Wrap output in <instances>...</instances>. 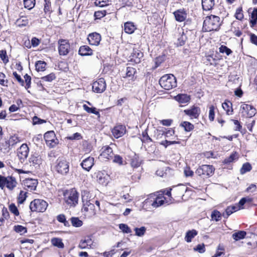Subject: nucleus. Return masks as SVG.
I'll return each mask as SVG.
<instances>
[{
  "instance_id": "f257e3e1",
  "label": "nucleus",
  "mask_w": 257,
  "mask_h": 257,
  "mask_svg": "<svg viewBox=\"0 0 257 257\" xmlns=\"http://www.w3.org/2000/svg\"><path fill=\"white\" fill-rule=\"evenodd\" d=\"M220 25V18L211 15L205 18L203 22V30L205 32L217 31Z\"/></svg>"
},
{
  "instance_id": "f03ea898",
  "label": "nucleus",
  "mask_w": 257,
  "mask_h": 257,
  "mask_svg": "<svg viewBox=\"0 0 257 257\" xmlns=\"http://www.w3.org/2000/svg\"><path fill=\"white\" fill-rule=\"evenodd\" d=\"M83 203L82 212L84 215L88 218H91L96 214V208L94 204V201L85 200L84 196H82Z\"/></svg>"
},
{
  "instance_id": "7ed1b4c3",
  "label": "nucleus",
  "mask_w": 257,
  "mask_h": 257,
  "mask_svg": "<svg viewBox=\"0 0 257 257\" xmlns=\"http://www.w3.org/2000/svg\"><path fill=\"white\" fill-rule=\"evenodd\" d=\"M65 203L70 207H75L78 201V193L75 189L66 190L64 193Z\"/></svg>"
},
{
  "instance_id": "20e7f679",
  "label": "nucleus",
  "mask_w": 257,
  "mask_h": 257,
  "mask_svg": "<svg viewBox=\"0 0 257 257\" xmlns=\"http://www.w3.org/2000/svg\"><path fill=\"white\" fill-rule=\"evenodd\" d=\"M55 171L62 175H66L69 171V164L66 160L63 157L58 158L54 165Z\"/></svg>"
},
{
  "instance_id": "39448f33",
  "label": "nucleus",
  "mask_w": 257,
  "mask_h": 257,
  "mask_svg": "<svg viewBox=\"0 0 257 257\" xmlns=\"http://www.w3.org/2000/svg\"><path fill=\"white\" fill-rule=\"evenodd\" d=\"M17 182L12 176L7 177L0 175V188L2 189L6 187L10 190H13L17 186Z\"/></svg>"
},
{
  "instance_id": "423d86ee",
  "label": "nucleus",
  "mask_w": 257,
  "mask_h": 257,
  "mask_svg": "<svg viewBox=\"0 0 257 257\" xmlns=\"http://www.w3.org/2000/svg\"><path fill=\"white\" fill-rule=\"evenodd\" d=\"M214 168L212 165H203L199 166L195 171V173L202 178H208L213 175Z\"/></svg>"
},
{
  "instance_id": "0eeeda50",
  "label": "nucleus",
  "mask_w": 257,
  "mask_h": 257,
  "mask_svg": "<svg viewBox=\"0 0 257 257\" xmlns=\"http://www.w3.org/2000/svg\"><path fill=\"white\" fill-rule=\"evenodd\" d=\"M48 206V203L42 199H35L30 204V208L33 212H44Z\"/></svg>"
},
{
  "instance_id": "6e6552de",
  "label": "nucleus",
  "mask_w": 257,
  "mask_h": 257,
  "mask_svg": "<svg viewBox=\"0 0 257 257\" xmlns=\"http://www.w3.org/2000/svg\"><path fill=\"white\" fill-rule=\"evenodd\" d=\"M240 112L242 116L250 118L255 115L256 110L252 105L243 103L240 107Z\"/></svg>"
},
{
  "instance_id": "1a4fd4ad",
  "label": "nucleus",
  "mask_w": 257,
  "mask_h": 257,
  "mask_svg": "<svg viewBox=\"0 0 257 257\" xmlns=\"http://www.w3.org/2000/svg\"><path fill=\"white\" fill-rule=\"evenodd\" d=\"M58 51L60 55H66L70 50V44L68 40L61 39L58 41Z\"/></svg>"
},
{
  "instance_id": "9d476101",
  "label": "nucleus",
  "mask_w": 257,
  "mask_h": 257,
  "mask_svg": "<svg viewBox=\"0 0 257 257\" xmlns=\"http://www.w3.org/2000/svg\"><path fill=\"white\" fill-rule=\"evenodd\" d=\"M155 195L151 194L150 198L145 200L146 203H150L154 208H157L164 203V197H158L155 198Z\"/></svg>"
},
{
  "instance_id": "9b49d317",
  "label": "nucleus",
  "mask_w": 257,
  "mask_h": 257,
  "mask_svg": "<svg viewBox=\"0 0 257 257\" xmlns=\"http://www.w3.org/2000/svg\"><path fill=\"white\" fill-rule=\"evenodd\" d=\"M183 112L191 119L197 118L200 113V109L199 107L193 105L190 108L185 109Z\"/></svg>"
},
{
  "instance_id": "f8f14e48",
  "label": "nucleus",
  "mask_w": 257,
  "mask_h": 257,
  "mask_svg": "<svg viewBox=\"0 0 257 257\" xmlns=\"http://www.w3.org/2000/svg\"><path fill=\"white\" fill-rule=\"evenodd\" d=\"M29 152L27 144H23L18 150V157L21 162H24L27 158Z\"/></svg>"
},
{
  "instance_id": "ddd939ff",
  "label": "nucleus",
  "mask_w": 257,
  "mask_h": 257,
  "mask_svg": "<svg viewBox=\"0 0 257 257\" xmlns=\"http://www.w3.org/2000/svg\"><path fill=\"white\" fill-rule=\"evenodd\" d=\"M101 39L100 35L96 32L89 34L87 37L89 44L91 45L98 46L100 43Z\"/></svg>"
},
{
  "instance_id": "4468645a",
  "label": "nucleus",
  "mask_w": 257,
  "mask_h": 257,
  "mask_svg": "<svg viewBox=\"0 0 257 257\" xmlns=\"http://www.w3.org/2000/svg\"><path fill=\"white\" fill-rule=\"evenodd\" d=\"M25 187L30 191L35 190L38 185V181L36 179L28 178L24 180Z\"/></svg>"
},
{
  "instance_id": "2eb2a0df",
  "label": "nucleus",
  "mask_w": 257,
  "mask_h": 257,
  "mask_svg": "<svg viewBox=\"0 0 257 257\" xmlns=\"http://www.w3.org/2000/svg\"><path fill=\"white\" fill-rule=\"evenodd\" d=\"M100 156L104 159L109 160L113 158V153L112 148L108 146H104L101 149Z\"/></svg>"
},
{
  "instance_id": "dca6fc26",
  "label": "nucleus",
  "mask_w": 257,
  "mask_h": 257,
  "mask_svg": "<svg viewBox=\"0 0 257 257\" xmlns=\"http://www.w3.org/2000/svg\"><path fill=\"white\" fill-rule=\"evenodd\" d=\"M125 126L123 125H117L112 130L113 136L116 139L121 137L125 133Z\"/></svg>"
},
{
  "instance_id": "f3484780",
  "label": "nucleus",
  "mask_w": 257,
  "mask_h": 257,
  "mask_svg": "<svg viewBox=\"0 0 257 257\" xmlns=\"http://www.w3.org/2000/svg\"><path fill=\"white\" fill-rule=\"evenodd\" d=\"M94 161L93 157H88L82 161L81 166L84 170L89 171L94 165Z\"/></svg>"
},
{
  "instance_id": "a211bd4d",
  "label": "nucleus",
  "mask_w": 257,
  "mask_h": 257,
  "mask_svg": "<svg viewBox=\"0 0 257 257\" xmlns=\"http://www.w3.org/2000/svg\"><path fill=\"white\" fill-rule=\"evenodd\" d=\"M105 81H94L92 84V89L94 92L102 93L106 88Z\"/></svg>"
},
{
  "instance_id": "6ab92c4d",
  "label": "nucleus",
  "mask_w": 257,
  "mask_h": 257,
  "mask_svg": "<svg viewBox=\"0 0 257 257\" xmlns=\"http://www.w3.org/2000/svg\"><path fill=\"white\" fill-rule=\"evenodd\" d=\"M174 15L177 21L182 22L187 18V13L184 9H180L174 12Z\"/></svg>"
},
{
  "instance_id": "aec40b11",
  "label": "nucleus",
  "mask_w": 257,
  "mask_h": 257,
  "mask_svg": "<svg viewBox=\"0 0 257 257\" xmlns=\"http://www.w3.org/2000/svg\"><path fill=\"white\" fill-rule=\"evenodd\" d=\"M175 100L181 104H188L191 99L190 95L187 94H179L174 97Z\"/></svg>"
},
{
  "instance_id": "412c9836",
  "label": "nucleus",
  "mask_w": 257,
  "mask_h": 257,
  "mask_svg": "<svg viewBox=\"0 0 257 257\" xmlns=\"http://www.w3.org/2000/svg\"><path fill=\"white\" fill-rule=\"evenodd\" d=\"M93 241L90 236H87L83 239L81 240L79 244L78 247L81 249H85L88 246L92 248Z\"/></svg>"
},
{
  "instance_id": "4be33fe9",
  "label": "nucleus",
  "mask_w": 257,
  "mask_h": 257,
  "mask_svg": "<svg viewBox=\"0 0 257 257\" xmlns=\"http://www.w3.org/2000/svg\"><path fill=\"white\" fill-rule=\"evenodd\" d=\"M243 207H241L239 206V204L233 205L231 206H228L225 210V213H223V216L225 218H227L232 213L240 209H242Z\"/></svg>"
},
{
  "instance_id": "5701e85b",
  "label": "nucleus",
  "mask_w": 257,
  "mask_h": 257,
  "mask_svg": "<svg viewBox=\"0 0 257 257\" xmlns=\"http://www.w3.org/2000/svg\"><path fill=\"white\" fill-rule=\"evenodd\" d=\"M160 85L166 90H170L177 86V81H158Z\"/></svg>"
},
{
  "instance_id": "b1692460",
  "label": "nucleus",
  "mask_w": 257,
  "mask_h": 257,
  "mask_svg": "<svg viewBox=\"0 0 257 257\" xmlns=\"http://www.w3.org/2000/svg\"><path fill=\"white\" fill-rule=\"evenodd\" d=\"M143 162L142 159L136 154H135L131 159V165L134 168H138Z\"/></svg>"
},
{
  "instance_id": "393cba45",
  "label": "nucleus",
  "mask_w": 257,
  "mask_h": 257,
  "mask_svg": "<svg viewBox=\"0 0 257 257\" xmlns=\"http://www.w3.org/2000/svg\"><path fill=\"white\" fill-rule=\"evenodd\" d=\"M78 53L81 56H90L92 55L93 51L89 46L84 45L80 47Z\"/></svg>"
},
{
  "instance_id": "a878e982",
  "label": "nucleus",
  "mask_w": 257,
  "mask_h": 257,
  "mask_svg": "<svg viewBox=\"0 0 257 257\" xmlns=\"http://www.w3.org/2000/svg\"><path fill=\"white\" fill-rule=\"evenodd\" d=\"M97 181L100 184H105L107 182L108 176L106 173L98 172L96 175Z\"/></svg>"
},
{
  "instance_id": "bb28decb",
  "label": "nucleus",
  "mask_w": 257,
  "mask_h": 257,
  "mask_svg": "<svg viewBox=\"0 0 257 257\" xmlns=\"http://www.w3.org/2000/svg\"><path fill=\"white\" fill-rule=\"evenodd\" d=\"M29 162L31 166H35L39 165L42 163V160L40 156L37 154H34L31 155L29 159Z\"/></svg>"
},
{
  "instance_id": "cd10ccee",
  "label": "nucleus",
  "mask_w": 257,
  "mask_h": 257,
  "mask_svg": "<svg viewBox=\"0 0 257 257\" xmlns=\"http://www.w3.org/2000/svg\"><path fill=\"white\" fill-rule=\"evenodd\" d=\"M215 5L214 0H202V6L204 11H210Z\"/></svg>"
},
{
  "instance_id": "c85d7f7f",
  "label": "nucleus",
  "mask_w": 257,
  "mask_h": 257,
  "mask_svg": "<svg viewBox=\"0 0 257 257\" xmlns=\"http://www.w3.org/2000/svg\"><path fill=\"white\" fill-rule=\"evenodd\" d=\"M232 105V104L230 101H225L222 104L223 109L226 111V113L228 115H230L233 114V109Z\"/></svg>"
},
{
  "instance_id": "c756f323",
  "label": "nucleus",
  "mask_w": 257,
  "mask_h": 257,
  "mask_svg": "<svg viewBox=\"0 0 257 257\" xmlns=\"http://www.w3.org/2000/svg\"><path fill=\"white\" fill-rule=\"evenodd\" d=\"M136 28L133 23L126 22L124 25V31L126 33L132 34L134 32Z\"/></svg>"
},
{
  "instance_id": "7c9ffc66",
  "label": "nucleus",
  "mask_w": 257,
  "mask_h": 257,
  "mask_svg": "<svg viewBox=\"0 0 257 257\" xmlns=\"http://www.w3.org/2000/svg\"><path fill=\"white\" fill-rule=\"evenodd\" d=\"M51 242L53 245L59 248H63L64 247V244L62 242V240L60 238H53L51 239Z\"/></svg>"
},
{
  "instance_id": "2f4dec72",
  "label": "nucleus",
  "mask_w": 257,
  "mask_h": 257,
  "mask_svg": "<svg viewBox=\"0 0 257 257\" xmlns=\"http://www.w3.org/2000/svg\"><path fill=\"white\" fill-rule=\"evenodd\" d=\"M197 234L196 230L193 229L188 231L185 235V239L187 242L191 241L192 238H193Z\"/></svg>"
},
{
  "instance_id": "473e14b6",
  "label": "nucleus",
  "mask_w": 257,
  "mask_h": 257,
  "mask_svg": "<svg viewBox=\"0 0 257 257\" xmlns=\"http://www.w3.org/2000/svg\"><path fill=\"white\" fill-rule=\"evenodd\" d=\"M238 158V155L236 152H234L231 154L229 157L225 158L223 163L224 164H229L237 160Z\"/></svg>"
},
{
  "instance_id": "72a5a7b5",
  "label": "nucleus",
  "mask_w": 257,
  "mask_h": 257,
  "mask_svg": "<svg viewBox=\"0 0 257 257\" xmlns=\"http://www.w3.org/2000/svg\"><path fill=\"white\" fill-rule=\"evenodd\" d=\"M246 234V233L244 231H238V232L234 233L232 237L235 241H238L244 238Z\"/></svg>"
},
{
  "instance_id": "f704fd0d",
  "label": "nucleus",
  "mask_w": 257,
  "mask_h": 257,
  "mask_svg": "<svg viewBox=\"0 0 257 257\" xmlns=\"http://www.w3.org/2000/svg\"><path fill=\"white\" fill-rule=\"evenodd\" d=\"M44 12L45 14L50 15L52 10L51 9V2L50 0H44Z\"/></svg>"
},
{
  "instance_id": "c9c22d12",
  "label": "nucleus",
  "mask_w": 257,
  "mask_h": 257,
  "mask_svg": "<svg viewBox=\"0 0 257 257\" xmlns=\"http://www.w3.org/2000/svg\"><path fill=\"white\" fill-rule=\"evenodd\" d=\"M218 59L213 57V56L208 55L205 57V63L207 65H216L217 64V61Z\"/></svg>"
},
{
  "instance_id": "e433bc0d",
  "label": "nucleus",
  "mask_w": 257,
  "mask_h": 257,
  "mask_svg": "<svg viewBox=\"0 0 257 257\" xmlns=\"http://www.w3.org/2000/svg\"><path fill=\"white\" fill-rule=\"evenodd\" d=\"M164 135H165L164 128H162L161 129H157L154 131L153 137L156 140H159L161 139Z\"/></svg>"
},
{
  "instance_id": "4c0bfd02",
  "label": "nucleus",
  "mask_w": 257,
  "mask_h": 257,
  "mask_svg": "<svg viewBox=\"0 0 257 257\" xmlns=\"http://www.w3.org/2000/svg\"><path fill=\"white\" fill-rule=\"evenodd\" d=\"M46 63L43 61H38L35 64L36 70L39 71H43L45 70Z\"/></svg>"
},
{
  "instance_id": "58836bf2",
  "label": "nucleus",
  "mask_w": 257,
  "mask_h": 257,
  "mask_svg": "<svg viewBox=\"0 0 257 257\" xmlns=\"http://www.w3.org/2000/svg\"><path fill=\"white\" fill-rule=\"evenodd\" d=\"M257 21V8L254 9L251 14V18L250 23L251 26L253 27L256 23Z\"/></svg>"
},
{
  "instance_id": "ea45409f",
  "label": "nucleus",
  "mask_w": 257,
  "mask_h": 257,
  "mask_svg": "<svg viewBox=\"0 0 257 257\" xmlns=\"http://www.w3.org/2000/svg\"><path fill=\"white\" fill-rule=\"evenodd\" d=\"M14 230L21 235H23L27 232V228L20 225H15L14 227Z\"/></svg>"
},
{
  "instance_id": "a19ab883",
  "label": "nucleus",
  "mask_w": 257,
  "mask_h": 257,
  "mask_svg": "<svg viewBox=\"0 0 257 257\" xmlns=\"http://www.w3.org/2000/svg\"><path fill=\"white\" fill-rule=\"evenodd\" d=\"M83 109L88 113H93L99 116V112L96 110L95 107H89L87 105L84 104L83 105Z\"/></svg>"
},
{
  "instance_id": "79ce46f5",
  "label": "nucleus",
  "mask_w": 257,
  "mask_h": 257,
  "mask_svg": "<svg viewBox=\"0 0 257 257\" xmlns=\"http://www.w3.org/2000/svg\"><path fill=\"white\" fill-rule=\"evenodd\" d=\"M24 5L26 9L31 10L35 5V0H24Z\"/></svg>"
},
{
  "instance_id": "37998d69",
  "label": "nucleus",
  "mask_w": 257,
  "mask_h": 257,
  "mask_svg": "<svg viewBox=\"0 0 257 257\" xmlns=\"http://www.w3.org/2000/svg\"><path fill=\"white\" fill-rule=\"evenodd\" d=\"M16 24L19 27L25 26L28 24V20L26 17H21L17 20Z\"/></svg>"
},
{
  "instance_id": "c03bdc74",
  "label": "nucleus",
  "mask_w": 257,
  "mask_h": 257,
  "mask_svg": "<svg viewBox=\"0 0 257 257\" xmlns=\"http://www.w3.org/2000/svg\"><path fill=\"white\" fill-rule=\"evenodd\" d=\"M71 222L72 225L76 227H79L82 225L83 222L80 220L78 217H72L71 218Z\"/></svg>"
},
{
  "instance_id": "a18cd8bd",
  "label": "nucleus",
  "mask_w": 257,
  "mask_h": 257,
  "mask_svg": "<svg viewBox=\"0 0 257 257\" xmlns=\"http://www.w3.org/2000/svg\"><path fill=\"white\" fill-rule=\"evenodd\" d=\"M44 138L46 142H50L55 138V135L53 131H49L44 134Z\"/></svg>"
},
{
  "instance_id": "49530a36",
  "label": "nucleus",
  "mask_w": 257,
  "mask_h": 257,
  "mask_svg": "<svg viewBox=\"0 0 257 257\" xmlns=\"http://www.w3.org/2000/svg\"><path fill=\"white\" fill-rule=\"evenodd\" d=\"M27 192L21 191L18 197V202L19 204H23L27 198Z\"/></svg>"
},
{
  "instance_id": "de8ad7c7",
  "label": "nucleus",
  "mask_w": 257,
  "mask_h": 257,
  "mask_svg": "<svg viewBox=\"0 0 257 257\" xmlns=\"http://www.w3.org/2000/svg\"><path fill=\"white\" fill-rule=\"evenodd\" d=\"M165 60V56L162 55L157 57L155 60V66L153 67V69H156L159 67Z\"/></svg>"
},
{
  "instance_id": "09e8293b",
  "label": "nucleus",
  "mask_w": 257,
  "mask_h": 257,
  "mask_svg": "<svg viewBox=\"0 0 257 257\" xmlns=\"http://www.w3.org/2000/svg\"><path fill=\"white\" fill-rule=\"evenodd\" d=\"M181 125L184 128L187 132H190L194 128V125L190 122L188 121H183L181 123Z\"/></svg>"
},
{
  "instance_id": "8fccbe9b",
  "label": "nucleus",
  "mask_w": 257,
  "mask_h": 257,
  "mask_svg": "<svg viewBox=\"0 0 257 257\" xmlns=\"http://www.w3.org/2000/svg\"><path fill=\"white\" fill-rule=\"evenodd\" d=\"M141 140L143 143H145L153 142L152 139L149 136L146 130L142 133V138Z\"/></svg>"
},
{
  "instance_id": "3c124183",
  "label": "nucleus",
  "mask_w": 257,
  "mask_h": 257,
  "mask_svg": "<svg viewBox=\"0 0 257 257\" xmlns=\"http://www.w3.org/2000/svg\"><path fill=\"white\" fill-rule=\"evenodd\" d=\"M251 169V166L248 163H246L243 164L241 168L240 169V172L241 174H243L247 172H249Z\"/></svg>"
},
{
  "instance_id": "603ef678",
  "label": "nucleus",
  "mask_w": 257,
  "mask_h": 257,
  "mask_svg": "<svg viewBox=\"0 0 257 257\" xmlns=\"http://www.w3.org/2000/svg\"><path fill=\"white\" fill-rule=\"evenodd\" d=\"M174 191L178 192L180 195H183L184 193L186 191L187 187L183 185L180 184L174 187Z\"/></svg>"
},
{
  "instance_id": "864d4df0",
  "label": "nucleus",
  "mask_w": 257,
  "mask_h": 257,
  "mask_svg": "<svg viewBox=\"0 0 257 257\" xmlns=\"http://www.w3.org/2000/svg\"><path fill=\"white\" fill-rule=\"evenodd\" d=\"M211 217L212 220L218 221L221 219V214L218 211L214 210L211 213Z\"/></svg>"
},
{
  "instance_id": "5fc2aeb1",
  "label": "nucleus",
  "mask_w": 257,
  "mask_h": 257,
  "mask_svg": "<svg viewBox=\"0 0 257 257\" xmlns=\"http://www.w3.org/2000/svg\"><path fill=\"white\" fill-rule=\"evenodd\" d=\"M136 73L135 68L132 67H127L126 68V75L127 78L133 79L134 74Z\"/></svg>"
},
{
  "instance_id": "6e6d98bb",
  "label": "nucleus",
  "mask_w": 257,
  "mask_h": 257,
  "mask_svg": "<svg viewBox=\"0 0 257 257\" xmlns=\"http://www.w3.org/2000/svg\"><path fill=\"white\" fill-rule=\"evenodd\" d=\"M135 231L136 235L138 236H142L145 234L146 228L144 226H142L140 228H135Z\"/></svg>"
},
{
  "instance_id": "4d7b16f0",
  "label": "nucleus",
  "mask_w": 257,
  "mask_h": 257,
  "mask_svg": "<svg viewBox=\"0 0 257 257\" xmlns=\"http://www.w3.org/2000/svg\"><path fill=\"white\" fill-rule=\"evenodd\" d=\"M219 51L221 53H225L227 56L232 53V51L225 46L221 45L219 48Z\"/></svg>"
},
{
  "instance_id": "13d9d810",
  "label": "nucleus",
  "mask_w": 257,
  "mask_h": 257,
  "mask_svg": "<svg viewBox=\"0 0 257 257\" xmlns=\"http://www.w3.org/2000/svg\"><path fill=\"white\" fill-rule=\"evenodd\" d=\"M57 220L61 223H63L65 226H69V223L66 220L65 216L64 214H60L57 217Z\"/></svg>"
},
{
  "instance_id": "bf43d9fd",
  "label": "nucleus",
  "mask_w": 257,
  "mask_h": 257,
  "mask_svg": "<svg viewBox=\"0 0 257 257\" xmlns=\"http://www.w3.org/2000/svg\"><path fill=\"white\" fill-rule=\"evenodd\" d=\"M119 228L124 233H130L132 232L131 228L125 224H120L119 225Z\"/></svg>"
},
{
  "instance_id": "052dcab7",
  "label": "nucleus",
  "mask_w": 257,
  "mask_h": 257,
  "mask_svg": "<svg viewBox=\"0 0 257 257\" xmlns=\"http://www.w3.org/2000/svg\"><path fill=\"white\" fill-rule=\"evenodd\" d=\"M95 4L96 6L103 7L109 5L108 0H96Z\"/></svg>"
},
{
  "instance_id": "680f3d73",
  "label": "nucleus",
  "mask_w": 257,
  "mask_h": 257,
  "mask_svg": "<svg viewBox=\"0 0 257 257\" xmlns=\"http://www.w3.org/2000/svg\"><path fill=\"white\" fill-rule=\"evenodd\" d=\"M253 199L249 197H244L240 199L238 202L239 206L242 207V206L246 202L250 203L252 201Z\"/></svg>"
},
{
  "instance_id": "e2e57ef3",
  "label": "nucleus",
  "mask_w": 257,
  "mask_h": 257,
  "mask_svg": "<svg viewBox=\"0 0 257 257\" xmlns=\"http://www.w3.org/2000/svg\"><path fill=\"white\" fill-rule=\"evenodd\" d=\"M9 210L15 215L18 216L19 215V210L14 204L12 203L9 205Z\"/></svg>"
},
{
  "instance_id": "0e129e2a",
  "label": "nucleus",
  "mask_w": 257,
  "mask_h": 257,
  "mask_svg": "<svg viewBox=\"0 0 257 257\" xmlns=\"http://www.w3.org/2000/svg\"><path fill=\"white\" fill-rule=\"evenodd\" d=\"M193 249L200 253H204L205 251V245L203 243L198 244Z\"/></svg>"
},
{
  "instance_id": "69168bd1",
  "label": "nucleus",
  "mask_w": 257,
  "mask_h": 257,
  "mask_svg": "<svg viewBox=\"0 0 257 257\" xmlns=\"http://www.w3.org/2000/svg\"><path fill=\"white\" fill-rule=\"evenodd\" d=\"M169 79L176 80V77L172 74H165L160 78L159 80H168Z\"/></svg>"
},
{
  "instance_id": "338daca9",
  "label": "nucleus",
  "mask_w": 257,
  "mask_h": 257,
  "mask_svg": "<svg viewBox=\"0 0 257 257\" xmlns=\"http://www.w3.org/2000/svg\"><path fill=\"white\" fill-rule=\"evenodd\" d=\"M113 162L115 163H117L119 165H123V159L119 155H115L113 157Z\"/></svg>"
},
{
  "instance_id": "774afa93",
  "label": "nucleus",
  "mask_w": 257,
  "mask_h": 257,
  "mask_svg": "<svg viewBox=\"0 0 257 257\" xmlns=\"http://www.w3.org/2000/svg\"><path fill=\"white\" fill-rule=\"evenodd\" d=\"M46 143L47 146L50 148H54L58 144V140L57 139L54 138L52 140H51V141L46 142Z\"/></svg>"
}]
</instances>
